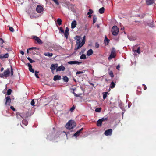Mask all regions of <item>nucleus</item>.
<instances>
[{
  "label": "nucleus",
  "mask_w": 156,
  "mask_h": 156,
  "mask_svg": "<svg viewBox=\"0 0 156 156\" xmlns=\"http://www.w3.org/2000/svg\"><path fill=\"white\" fill-rule=\"evenodd\" d=\"M38 49V48H36V47H32L29 49Z\"/></svg>",
  "instance_id": "53"
},
{
  "label": "nucleus",
  "mask_w": 156,
  "mask_h": 156,
  "mask_svg": "<svg viewBox=\"0 0 156 156\" xmlns=\"http://www.w3.org/2000/svg\"><path fill=\"white\" fill-rule=\"evenodd\" d=\"M76 126V123L74 121L70 120L66 124V127L69 129H73Z\"/></svg>",
  "instance_id": "2"
},
{
  "label": "nucleus",
  "mask_w": 156,
  "mask_h": 156,
  "mask_svg": "<svg viewBox=\"0 0 156 156\" xmlns=\"http://www.w3.org/2000/svg\"><path fill=\"white\" fill-rule=\"evenodd\" d=\"M62 20L61 19L58 18L57 20V23L58 25L59 26L62 24Z\"/></svg>",
  "instance_id": "28"
},
{
  "label": "nucleus",
  "mask_w": 156,
  "mask_h": 156,
  "mask_svg": "<svg viewBox=\"0 0 156 156\" xmlns=\"http://www.w3.org/2000/svg\"><path fill=\"white\" fill-rule=\"evenodd\" d=\"M57 5H59V3L58 1V0H52Z\"/></svg>",
  "instance_id": "45"
},
{
  "label": "nucleus",
  "mask_w": 156,
  "mask_h": 156,
  "mask_svg": "<svg viewBox=\"0 0 156 156\" xmlns=\"http://www.w3.org/2000/svg\"><path fill=\"white\" fill-rule=\"evenodd\" d=\"M75 106H73L70 108V111L71 112H72L75 109Z\"/></svg>",
  "instance_id": "46"
},
{
  "label": "nucleus",
  "mask_w": 156,
  "mask_h": 156,
  "mask_svg": "<svg viewBox=\"0 0 156 156\" xmlns=\"http://www.w3.org/2000/svg\"><path fill=\"white\" fill-rule=\"evenodd\" d=\"M109 40L108 38H107L106 37H105V42L106 43L107 42V44H108L109 43Z\"/></svg>",
  "instance_id": "36"
},
{
  "label": "nucleus",
  "mask_w": 156,
  "mask_h": 156,
  "mask_svg": "<svg viewBox=\"0 0 156 156\" xmlns=\"http://www.w3.org/2000/svg\"><path fill=\"white\" fill-rule=\"evenodd\" d=\"M63 79L64 81L66 82H67L69 81V78L66 76H63Z\"/></svg>",
  "instance_id": "27"
},
{
  "label": "nucleus",
  "mask_w": 156,
  "mask_h": 156,
  "mask_svg": "<svg viewBox=\"0 0 156 156\" xmlns=\"http://www.w3.org/2000/svg\"><path fill=\"white\" fill-rule=\"evenodd\" d=\"M6 105H10L11 103V99L10 96H7L5 98Z\"/></svg>",
  "instance_id": "7"
},
{
  "label": "nucleus",
  "mask_w": 156,
  "mask_h": 156,
  "mask_svg": "<svg viewBox=\"0 0 156 156\" xmlns=\"http://www.w3.org/2000/svg\"><path fill=\"white\" fill-rule=\"evenodd\" d=\"M69 35V33H64V36L66 39H68V36Z\"/></svg>",
  "instance_id": "35"
},
{
  "label": "nucleus",
  "mask_w": 156,
  "mask_h": 156,
  "mask_svg": "<svg viewBox=\"0 0 156 156\" xmlns=\"http://www.w3.org/2000/svg\"><path fill=\"white\" fill-rule=\"evenodd\" d=\"M154 2V0H146V3L147 5H150Z\"/></svg>",
  "instance_id": "20"
},
{
  "label": "nucleus",
  "mask_w": 156,
  "mask_h": 156,
  "mask_svg": "<svg viewBox=\"0 0 156 156\" xmlns=\"http://www.w3.org/2000/svg\"><path fill=\"white\" fill-rule=\"evenodd\" d=\"M12 90L11 89H9L8 90L7 93V94L8 95H9L11 94V92H12Z\"/></svg>",
  "instance_id": "31"
},
{
  "label": "nucleus",
  "mask_w": 156,
  "mask_h": 156,
  "mask_svg": "<svg viewBox=\"0 0 156 156\" xmlns=\"http://www.w3.org/2000/svg\"><path fill=\"white\" fill-rule=\"evenodd\" d=\"M32 37L33 39H34L37 41L38 44H43L42 41L37 36H33Z\"/></svg>",
  "instance_id": "6"
},
{
  "label": "nucleus",
  "mask_w": 156,
  "mask_h": 156,
  "mask_svg": "<svg viewBox=\"0 0 156 156\" xmlns=\"http://www.w3.org/2000/svg\"><path fill=\"white\" fill-rule=\"evenodd\" d=\"M22 123L24 124L25 125H27V122L25 120H24L22 121Z\"/></svg>",
  "instance_id": "49"
},
{
  "label": "nucleus",
  "mask_w": 156,
  "mask_h": 156,
  "mask_svg": "<svg viewBox=\"0 0 156 156\" xmlns=\"http://www.w3.org/2000/svg\"><path fill=\"white\" fill-rule=\"evenodd\" d=\"M83 128H82L80 129L79 130H78L74 135V136H77L79 135L81 131L83 130Z\"/></svg>",
  "instance_id": "16"
},
{
  "label": "nucleus",
  "mask_w": 156,
  "mask_h": 156,
  "mask_svg": "<svg viewBox=\"0 0 156 156\" xmlns=\"http://www.w3.org/2000/svg\"><path fill=\"white\" fill-rule=\"evenodd\" d=\"M27 59L28 60L30 61V63H32L33 62H34L35 61L33 60H32L30 58L28 57L27 58Z\"/></svg>",
  "instance_id": "33"
},
{
  "label": "nucleus",
  "mask_w": 156,
  "mask_h": 156,
  "mask_svg": "<svg viewBox=\"0 0 156 156\" xmlns=\"http://www.w3.org/2000/svg\"><path fill=\"white\" fill-rule=\"evenodd\" d=\"M93 53V51L92 49H90L87 52V56H89L91 55Z\"/></svg>",
  "instance_id": "19"
},
{
  "label": "nucleus",
  "mask_w": 156,
  "mask_h": 156,
  "mask_svg": "<svg viewBox=\"0 0 156 156\" xmlns=\"http://www.w3.org/2000/svg\"><path fill=\"white\" fill-rule=\"evenodd\" d=\"M128 38L130 41L134 40L136 39V38L134 36L129 37Z\"/></svg>",
  "instance_id": "29"
},
{
  "label": "nucleus",
  "mask_w": 156,
  "mask_h": 156,
  "mask_svg": "<svg viewBox=\"0 0 156 156\" xmlns=\"http://www.w3.org/2000/svg\"><path fill=\"white\" fill-rule=\"evenodd\" d=\"M116 55V54H114V53H111L110 55L109 56L108 58V59L109 60H110L111 59H112V58H113L115 57V56Z\"/></svg>",
  "instance_id": "18"
},
{
  "label": "nucleus",
  "mask_w": 156,
  "mask_h": 156,
  "mask_svg": "<svg viewBox=\"0 0 156 156\" xmlns=\"http://www.w3.org/2000/svg\"><path fill=\"white\" fill-rule=\"evenodd\" d=\"M74 38L75 40H76V44L74 49L75 51H76L78 49H79L84 44V42L83 40L81 42V40H80V36H76L74 37Z\"/></svg>",
  "instance_id": "1"
},
{
  "label": "nucleus",
  "mask_w": 156,
  "mask_h": 156,
  "mask_svg": "<svg viewBox=\"0 0 156 156\" xmlns=\"http://www.w3.org/2000/svg\"><path fill=\"white\" fill-rule=\"evenodd\" d=\"M119 31V29L116 26H113L112 29V33L114 36H116L118 34Z\"/></svg>",
  "instance_id": "4"
},
{
  "label": "nucleus",
  "mask_w": 156,
  "mask_h": 156,
  "mask_svg": "<svg viewBox=\"0 0 156 156\" xmlns=\"http://www.w3.org/2000/svg\"><path fill=\"white\" fill-rule=\"evenodd\" d=\"M99 44L98 42L96 43L95 44V47L96 48H99Z\"/></svg>",
  "instance_id": "47"
},
{
  "label": "nucleus",
  "mask_w": 156,
  "mask_h": 156,
  "mask_svg": "<svg viewBox=\"0 0 156 156\" xmlns=\"http://www.w3.org/2000/svg\"><path fill=\"white\" fill-rule=\"evenodd\" d=\"M39 17V16L36 13L32 14L30 15V17L31 18H36Z\"/></svg>",
  "instance_id": "17"
},
{
  "label": "nucleus",
  "mask_w": 156,
  "mask_h": 156,
  "mask_svg": "<svg viewBox=\"0 0 156 156\" xmlns=\"http://www.w3.org/2000/svg\"><path fill=\"white\" fill-rule=\"evenodd\" d=\"M86 58V56L85 54H83L80 56V58L81 59H85Z\"/></svg>",
  "instance_id": "32"
},
{
  "label": "nucleus",
  "mask_w": 156,
  "mask_h": 156,
  "mask_svg": "<svg viewBox=\"0 0 156 156\" xmlns=\"http://www.w3.org/2000/svg\"><path fill=\"white\" fill-rule=\"evenodd\" d=\"M112 133V129H110L105 130L104 133V134L106 136H111Z\"/></svg>",
  "instance_id": "8"
},
{
  "label": "nucleus",
  "mask_w": 156,
  "mask_h": 156,
  "mask_svg": "<svg viewBox=\"0 0 156 156\" xmlns=\"http://www.w3.org/2000/svg\"><path fill=\"white\" fill-rule=\"evenodd\" d=\"M11 76H12L13 74V70L11 66Z\"/></svg>",
  "instance_id": "42"
},
{
  "label": "nucleus",
  "mask_w": 156,
  "mask_h": 156,
  "mask_svg": "<svg viewBox=\"0 0 156 156\" xmlns=\"http://www.w3.org/2000/svg\"><path fill=\"white\" fill-rule=\"evenodd\" d=\"M115 84L113 82H112L110 84V87L111 88H113L115 87Z\"/></svg>",
  "instance_id": "26"
},
{
  "label": "nucleus",
  "mask_w": 156,
  "mask_h": 156,
  "mask_svg": "<svg viewBox=\"0 0 156 156\" xmlns=\"http://www.w3.org/2000/svg\"><path fill=\"white\" fill-rule=\"evenodd\" d=\"M35 73L37 74V73H38L39 72L38 71H35Z\"/></svg>",
  "instance_id": "61"
},
{
  "label": "nucleus",
  "mask_w": 156,
  "mask_h": 156,
  "mask_svg": "<svg viewBox=\"0 0 156 156\" xmlns=\"http://www.w3.org/2000/svg\"><path fill=\"white\" fill-rule=\"evenodd\" d=\"M20 53L22 55H23L24 54V52L23 51H21Z\"/></svg>",
  "instance_id": "58"
},
{
  "label": "nucleus",
  "mask_w": 156,
  "mask_h": 156,
  "mask_svg": "<svg viewBox=\"0 0 156 156\" xmlns=\"http://www.w3.org/2000/svg\"><path fill=\"white\" fill-rule=\"evenodd\" d=\"M120 66H119V65H118L117 67H116V69H118V70H119V68H120Z\"/></svg>",
  "instance_id": "56"
},
{
  "label": "nucleus",
  "mask_w": 156,
  "mask_h": 156,
  "mask_svg": "<svg viewBox=\"0 0 156 156\" xmlns=\"http://www.w3.org/2000/svg\"><path fill=\"white\" fill-rule=\"evenodd\" d=\"M8 27H9V30L10 31L13 32L14 31V29L12 27H10L9 26Z\"/></svg>",
  "instance_id": "39"
},
{
  "label": "nucleus",
  "mask_w": 156,
  "mask_h": 156,
  "mask_svg": "<svg viewBox=\"0 0 156 156\" xmlns=\"http://www.w3.org/2000/svg\"><path fill=\"white\" fill-rule=\"evenodd\" d=\"M105 8L104 7L100 8L99 10V12L100 14H103L104 12Z\"/></svg>",
  "instance_id": "22"
},
{
  "label": "nucleus",
  "mask_w": 156,
  "mask_h": 156,
  "mask_svg": "<svg viewBox=\"0 0 156 156\" xmlns=\"http://www.w3.org/2000/svg\"><path fill=\"white\" fill-rule=\"evenodd\" d=\"M85 36H84L83 37V38L82 40V41H83V39H84V43H85Z\"/></svg>",
  "instance_id": "57"
},
{
  "label": "nucleus",
  "mask_w": 156,
  "mask_h": 156,
  "mask_svg": "<svg viewBox=\"0 0 156 156\" xmlns=\"http://www.w3.org/2000/svg\"><path fill=\"white\" fill-rule=\"evenodd\" d=\"M52 53H50L49 52H47V53H44V55L47 56H48L49 57H52L53 55Z\"/></svg>",
  "instance_id": "21"
},
{
  "label": "nucleus",
  "mask_w": 156,
  "mask_h": 156,
  "mask_svg": "<svg viewBox=\"0 0 156 156\" xmlns=\"http://www.w3.org/2000/svg\"><path fill=\"white\" fill-rule=\"evenodd\" d=\"M69 29L68 27H66V29L65 30V33L69 32Z\"/></svg>",
  "instance_id": "52"
},
{
  "label": "nucleus",
  "mask_w": 156,
  "mask_h": 156,
  "mask_svg": "<svg viewBox=\"0 0 156 156\" xmlns=\"http://www.w3.org/2000/svg\"><path fill=\"white\" fill-rule=\"evenodd\" d=\"M35 76H36V77L37 78H39V76H38V74L37 73H35Z\"/></svg>",
  "instance_id": "55"
},
{
  "label": "nucleus",
  "mask_w": 156,
  "mask_h": 156,
  "mask_svg": "<svg viewBox=\"0 0 156 156\" xmlns=\"http://www.w3.org/2000/svg\"><path fill=\"white\" fill-rule=\"evenodd\" d=\"M9 56V54L7 53L5 54H1L0 55V58L3 59L4 58H7Z\"/></svg>",
  "instance_id": "12"
},
{
  "label": "nucleus",
  "mask_w": 156,
  "mask_h": 156,
  "mask_svg": "<svg viewBox=\"0 0 156 156\" xmlns=\"http://www.w3.org/2000/svg\"><path fill=\"white\" fill-rule=\"evenodd\" d=\"M72 90H73V94L75 96H76V97H80V95H78V94H76L74 92V91L75 90V89H73Z\"/></svg>",
  "instance_id": "30"
},
{
  "label": "nucleus",
  "mask_w": 156,
  "mask_h": 156,
  "mask_svg": "<svg viewBox=\"0 0 156 156\" xmlns=\"http://www.w3.org/2000/svg\"><path fill=\"white\" fill-rule=\"evenodd\" d=\"M58 67V64H52L51 65L50 67V69L52 71L54 70L55 69Z\"/></svg>",
  "instance_id": "11"
},
{
  "label": "nucleus",
  "mask_w": 156,
  "mask_h": 156,
  "mask_svg": "<svg viewBox=\"0 0 156 156\" xmlns=\"http://www.w3.org/2000/svg\"><path fill=\"white\" fill-rule=\"evenodd\" d=\"M93 12V11L91 9H89V12L87 13V15H91Z\"/></svg>",
  "instance_id": "38"
},
{
  "label": "nucleus",
  "mask_w": 156,
  "mask_h": 156,
  "mask_svg": "<svg viewBox=\"0 0 156 156\" xmlns=\"http://www.w3.org/2000/svg\"><path fill=\"white\" fill-rule=\"evenodd\" d=\"M65 69V68L62 65H61L59 67H58V68L56 69V71L57 72L58 71H64Z\"/></svg>",
  "instance_id": "10"
},
{
  "label": "nucleus",
  "mask_w": 156,
  "mask_h": 156,
  "mask_svg": "<svg viewBox=\"0 0 156 156\" xmlns=\"http://www.w3.org/2000/svg\"><path fill=\"white\" fill-rule=\"evenodd\" d=\"M137 52L138 54H140V48L139 47L138 48L136 51H135L134 52Z\"/></svg>",
  "instance_id": "44"
},
{
  "label": "nucleus",
  "mask_w": 156,
  "mask_h": 156,
  "mask_svg": "<svg viewBox=\"0 0 156 156\" xmlns=\"http://www.w3.org/2000/svg\"><path fill=\"white\" fill-rule=\"evenodd\" d=\"M83 73V71H78L76 73V74L78 75V74H82Z\"/></svg>",
  "instance_id": "50"
},
{
  "label": "nucleus",
  "mask_w": 156,
  "mask_h": 156,
  "mask_svg": "<svg viewBox=\"0 0 156 156\" xmlns=\"http://www.w3.org/2000/svg\"><path fill=\"white\" fill-rule=\"evenodd\" d=\"M61 79V76L58 75H56L54 76L53 78V80L54 81H56L57 80H59Z\"/></svg>",
  "instance_id": "14"
},
{
  "label": "nucleus",
  "mask_w": 156,
  "mask_h": 156,
  "mask_svg": "<svg viewBox=\"0 0 156 156\" xmlns=\"http://www.w3.org/2000/svg\"><path fill=\"white\" fill-rule=\"evenodd\" d=\"M58 29L60 31L59 32H61L62 33H63L64 32V30L62 28V27H60L58 28Z\"/></svg>",
  "instance_id": "41"
},
{
  "label": "nucleus",
  "mask_w": 156,
  "mask_h": 156,
  "mask_svg": "<svg viewBox=\"0 0 156 156\" xmlns=\"http://www.w3.org/2000/svg\"><path fill=\"white\" fill-rule=\"evenodd\" d=\"M28 66L29 67V71L33 73H34V69L32 68V65L30 63H28Z\"/></svg>",
  "instance_id": "15"
},
{
  "label": "nucleus",
  "mask_w": 156,
  "mask_h": 156,
  "mask_svg": "<svg viewBox=\"0 0 156 156\" xmlns=\"http://www.w3.org/2000/svg\"><path fill=\"white\" fill-rule=\"evenodd\" d=\"M19 115L21 117H22V118H23L22 116L20 115V114Z\"/></svg>",
  "instance_id": "64"
},
{
  "label": "nucleus",
  "mask_w": 156,
  "mask_h": 156,
  "mask_svg": "<svg viewBox=\"0 0 156 156\" xmlns=\"http://www.w3.org/2000/svg\"><path fill=\"white\" fill-rule=\"evenodd\" d=\"M102 122L101 119H99L97 122V125L98 126H101Z\"/></svg>",
  "instance_id": "23"
},
{
  "label": "nucleus",
  "mask_w": 156,
  "mask_h": 156,
  "mask_svg": "<svg viewBox=\"0 0 156 156\" xmlns=\"http://www.w3.org/2000/svg\"><path fill=\"white\" fill-rule=\"evenodd\" d=\"M154 25H151V26H150V27H154Z\"/></svg>",
  "instance_id": "63"
},
{
  "label": "nucleus",
  "mask_w": 156,
  "mask_h": 156,
  "mask_svg": "<svg viewBox=\"0 0 156 156\" xmlns=\"http://www.w3.org/2000/svg\"><path fill=\"white\" fill-rule=\"evenodd\" d=\"M82 63L81 62H79L78 61H70L68 62V63L69 64H80Z\"/></svg>",
  "instance_id": "9"
},
{
  "label": "nucleus",
  "mask_w": 156,
  "mask_h": 156,
  "mask_svg": "<svg viewBox=\"0 0 156 156\" xmlns=\"http://www.w3.org/2000/svg\"><path fill=\"white\" fill-rule=\"evenodd\" d=\"M44 10L43 5H37L36 8V11L38 13H42Z\"/></svg>",
  "instance_id": "5"
},
{
  "label": "nucleus",
  "mask_w": 156,
  "mask_h": 156,
  "mask_svg": "<svg viewBox=\"0 0 156 156\" xmlns=\"http://www.w3.org/2000/svg\"><path fill=\"white\" fill-rule=\"evenodd\" d=\"M4 70V68L2 67V68H1V69H0V71H2Z\"/></svg>",
  "instance_id": "59"
},
{
  "label": "nucleus",
  "mask_w": 156,
  "mask_h": 156,
  "mask_svg": "<svg viewBox=\"0 0 156 156\" xmlns=\"http://www.w3.org/2000/svg\"><path fill=\"white\" fill-rule=\"evenodd\" d=\"M101 111V108H96L95 110V111L96 112H100Z\"/></svg>",
  "instance_id": "37"
},
{
  "label": "nucleus",
  "mask_w": 156,
  "mask_h": 156,
  "mask_svg": "<svg viewBox=\"0 0 156 156\" xmlns=\"http://www.w3.org/2000/svg\"><path fill=\"white\" fill-rule=\"evenodd\" d=\"M89 16H88V17L90 18H91V15H88Z\"/></svg>",
  "instance_id": "60"
},
{
  "label": "nucleus",
  "mask_w": 156,
  "mask_h": 156,
  "mask_svg": "<svg viewBox=\"0 0 156 156\" xmlns=\"http://www.w3.org/2000/svg\"><path fill=\"white\" fill-rule=\"evenodd\" d=\"M10 108L13 111H15V108H14V107L13 106H11L10 107Z\"/></svg>",
  "instance_id": "54"
},
{
  "label": "nucleus",
  "mask_w": 156,
  "mask_h": 156,
  "mask_svg": "<svg viewBox=\"0 0 156 156\" xmlns=\"http://www.w3.org/2000/svg\"><path fill=\"white\" fill-rule=\"evenodd\" d=\"M76 22L75 20H73L71 24V27L72 29H73L76 27Z\"/></svg>",
  "instance_id": "13"
},
{
  "label": "nucleus",
  "mask_w": 156,
  "mask_h": 156,
  "mask_svg": "<svg viewBox=\"0 0 156 156\" xmlns=\"http://www.w3.org/2000/svg\"><path fill=\"white\" fill-rule=\"evenodd\" d=\"M102 121V122L104 121H107L108 119V118L107 117L104 118L103 117L101 119H100Z\"/></svg>",
  "instance_id": "40"
},
{
  "label": "nucleus",
  "mask_w": 156,
  "mask_h": 156,
  "mask_svg": "<svg viewBox=\"0 0 156 156\" xmlns=\"http://www.w3.org/2000/svg\"><path fill=\"white\" fill-rule=\"evenodd\" d=\"M97 20V16L96 15H94L93 18V24H94L96 22Z\"/></svg>",
  "instance_id": "24"
},
{
  "label": "nucleus",
  "mask_w": 156,
  "mask_h": 156,
  "mask_svg": "<svg viewBox=\"0 0 156 156\" xmlns=\"http://www.w3.org/2000/svg\"><path fill=\"white\" fill-rule=\"evenodd\" d=\"M34 104H35V102L34 101V99H33L31 101V105L32 106H34Z\"/></svg>",
  "instance_id": "48"
},
{
  "label": "nucleus",
  "mask_w": 156,
  "mask_h": 156,
  "mask_svg": "<svg viewBox=\"0 0 156 156\" xmlns=\"http://www.w3.org/2000/svg\"><path fill=\"white\" fill-rule=\"evenodd\" d=\"M111 53H114V54H116L115 53V49L114 48H112V49L111 50Z\"/></svg>",
  "instance_id": "43"
},
{
  "label": "nucleus",
  "mask_w": 156,
  "mask_h": 156,
  "mask_svg": "<svg viewBox=\"0 0 156 156\" xmlns=\"http://www.w3.org/2000/svg\"><path fill=\"white\" fill-rule=\"evenodd\" d=\"M109 75L112 78H113L114 76L113 72L112 71H110L109 73Z\"/></svg>",
  "instance_id": "34"
},
{
  "label": "nucleus",
  "mask_w": 156,
  "mask_h": 156,
  "mask_svg": "<svg viewBox=\"0 0 156 156\" xmlns=\"http://www.w3.org/2000/svg\"><path fill=\"white\" fill-rule=\"evenodd\" d=\"M0 41H1L0 43L1 44H2L4 42V40L1 38H0Z\"/></svg>",
  "instance_id": "51"
},
{
  "label": "nucleus",
  "mask_w": 156,
  "mask_h": 156,
  "mask_svg": "<svg viewBox=\"0 0 156 156\" xmlns=\"http://www.w3.org/2000/svg\"><path fill=\"white\" fill-rule=\"evenodd\" d=\"M10 74V72L9 69L5 70L3 73H0V77L1 78H6L9 76Z\"/></svg>",
  "instance_id": "3"
},
{
  "label": "nucleus",
  "mask_w": 156,
  "mask_h": 156,
  "mask_svg": "<svg viewBox=\"0 0 156 156\" xmlns=\"http://www.w3.org/2000/svg\"><path fill=\"white\" fill-rule=\"evenodd\" d=\"M29 50H30V49H28L27 50V53H29V51H29Z\"/></svg>",
  "instance_id": "62"
},
{
  "label": "nucleus",
  "mask_w": 156,
  "mask_h": 156,
  "mask_svg": "<svg viewBox=\"0 0 156 156\" xmlns=\"http://www.w3.org/2000/svg\"><path fill=\"white\" fill-rule=\"evenodd\" d=\"M103 98L104 100H105L106 98L107 94H108V92H104L103 93Z\"/></svg>",
  "instance_id": "25"
}]
</instances>
